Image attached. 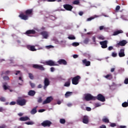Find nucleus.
Instances as JSON below:
<instances>
[{
    "label": "nucleus",
    "instance_id": "30",
    "mask_svg": "<svg viewBox=\"0 0 128 128\" xmlns=\"http://www.w3.org/2000/svg\"><path fill=\"white\" fill-rule=\"evenodd\" d=\"M60 124H66V120H64V118H61V119H60Z\"/></svg>",
    "mask_w": 128,
    "mask_h": 128
},
{
    "label": "nucleus",
    "instance_id": "38",
    "mask_svg": "<svg viewBox=\"0 0 128 128\" xmlns=\"http://www.w3.org/2000/svg\"><path fill=\"white\" fill-rule=\"evenodd\" d=\"M3 80H10V78L8 76H4Z\"/></svg>",
    "mask_w": 128,
    "mask_h": 128
},
{
    "label": "nucleus",
    "instance_id": "57",
    "mask_svg": "<svg viewBox=\"0 0 128 128\" xmlns=\"http://www.w3.org/2000/svg\"><path fill=\"white\" fill-rule=\"evenodd\" d=\"M104 26H100V30H104Z\"/></svg>",
    "mask_w": 128,
    "mask_h": 128
},
{
    "label": "nucleus",
    "instance_id": "44",
    "mask_svg": "<svg viewBox=\"0 0 128 128\" xmlns=\"http://www.w3.org/2000/svg\"><path fill=\"white\" fill-rule=\"evenodd\" d=\"M120 6H118L116 8V10L118 12V10H120Z\"/></svg>",
    "mask_w": 128,
    "mask_h": 128
},
{
    "label": "nucleus",
    "instance_id": "47",
    "mask_svg": "<svg viewBox=\"0 0 128 128\" xmlns=\"http://www.w3.org/2000/svg\"><path fill=\"white\" fill-rule=\"evenodd\" d=\"M94 17L89 18L87 19V22H90V20H94Z\"/></svg>",
    "mask_w": 128,
    "mask_h": 128
},
{
    "label": "nucleus",
    "instance_id": "11",
    "mask_svg": "<svg viewBox=\"0 0 128 128\" xmlns=\"http://www.w3.org/2000/svg\"><path fill=\"white\" fill-rule=\"evenodd\" d=\"M126 44H128V42L126 40H122L120 41L118 43L116 44V46L118 48V46H124Z\"/></svg>",
    "mask_w": 128,
    "mask_h": 128
},
{
    "label": "nucleus",
    "instance_id": "48",
    "mask_svg": "<svg viewBox=\"0 0 128 128\" xmlns=\"http://www.w3.org/2000/svg\"><path fill=\"white\" fill-rule=\"evenodd\" d=\"M86 110H87V112H90V110H92V108L90 107H86Z\"/></svg>",
    "mask_w": 128,
    "mask_h": 128
},
{
    "label": "nucleus",
    "instance_id": "45",
    "mask_svg": "<svg viewBox=\"0 0 128 128\" xmlns=\"http://www.w3.org/2000/svg\"><path fill=\"white\" fill-rule=\"evenodd\" d=\"M16 102H12L10 103V106H14Z\"/></svg>",
    "mask_w": 128,
    "mask_h": 128
},
{
    "label": "nucleus",
    "instance_id": "51",
    "mask_svg": "<svg viewBox=\"0 0 128 128\" xmlns=\"http://www.w3.org/2000/svg\"><path fill=\"white\" fill-rule=\"evenodd\" d=\"M124 83L125 84H128V78H126L124 81Z\"/></svg>",
    "mask_w": 128,
    "mask_h": 128
},
{
    "label": "nucleus",
    "instance_id": "26",
    "mask_svg": "<svg viewBox=\"0 0 128 128\" xmlns=\"http://www.w3.org/2000/svg\"><path fill=\"white\" fill-rule=\"evenodd\" d=\"M105 78L107 80H112V74H108L105 76Z\"/></svg>",
    "mask_w": 128,
    "mask_h": 128
},
{
    "label": "nucleus",
    "instance_id": "15",
    "mask_svg": "<svg viewBox=\"0 0 128 128\" xmlns=\"http://www.w3.org/2000/svg\"><path fill=\"white\" fill-rule=\"evenodd\" d=\"M40 34L42 36L43 38H48V32L46 31H43L40 32Z\"/></svg>",
    "mask_w": 128,
    "mask_h": 128
},
{
    "label": "nucleus",
    "instance_id": "35",
    "mask_svg": "<svg viewBox=\"0 0 128 128\" xmlns=\"http://www.w3.org/2000/svg\"><path fill=\"white\" fill-rule=\"evenodd\" d=\"M72 46H80V44L78 42H74L72 44Z\"/></svg>",
    "mask_w": 128,
    "mask_h": 128
},
{
    "label": "nucleus",
    "instance_id": "43",
    "mask_svg": "<svg viewBox=\"0 0 128 128\" xmlns=\"http://www.w3.org/2000/svg\"><path fill=\"white\" fill-rule=\"evenodd\" d=\"M110 126H111L112 128H114V126H116V123H112L110 124Z\"/></svg>",
    "mask_w": 128,
    "mask_h": 128
},
{
    "label": "nucleus",
    "instance_id": "42",
    "mask_svg": "<svg viewBox=\"0 0 128 128\" xmlns=\"http://www.w3.org/2000/svg\"><path fill=\"white\" fill-rule=\"evenodd\" d=\"M0 102H6V98L4 97H1L0 98Z\"/></svg>",
    "mask_w": 128,
    "mask_h": 128
},
{
    "label": "nucleus",
    "instance_id": "10",
    "mask_svg": "<svg viewBox=\"0 0 128 128\" xmlns=\"http://www.w3.org/2000/svg\"><path fill=\"white\" fill-rule=\"evenodd\" d=\"M53 100L54 98H52V96H48L46 98V100L43 102L42 104H50V102Z\"/></svg>",
    "mask_w": 128,
    "mask_h": 128
},
{
    "label": "nucleus",
    "instance_id": "39",
    "mask_svg": "<svg viewBox=\"0 0 128 128\" xmlns=\"http://www.w3.org/2000/svg\"><path fill=\"white\" fill-rule=\"evenodd\" d=\"M68 38L69 40H76V37H74V36H68Z\"/></svg>",
    "mask_w": 128,
    "mask_h": 128
},
{
    "label": "nucleus",
    "instance_id": "24",
    "mask_svg": "<svg viewBox=\"0 0 128 128\" xmlns=\"http://www.w3.org/2000/svg\"><path fill=\"white\" fill-rule=\"evenodd\" d=\"M28 94L30 96H34V94H36V91L32 90H30L28 92Z\"/></svg>",
    "mask_w": 128,
    "mask_h": 128
},
{
    "label": "nucleus",
    "instance_id": "55",
    "mask_svg": "<svg viewBox=\"0 0 128 128\" xmlns=\"http://www.w3.org/2000/svg\"><path fill=\"white\" fill-rule=\"evenodd\" d=\"M42 88V84H40L38 85V88Z\"/></svg>",
    "mask_w": 128,
    "mask_h": 128
},
{
    "label": "nucleus",
    "instance_id": "54",
    "mask_svg": "<svg viewBox=\"0 0 128 128\" xmlns=\"http://www.w3.org/2000/svg\"><path fill=\"white\" fill-rule=\"evenodd\" d=\"M73 58H78V55L74 54V55H73Z\"/></svg>",
    "mask_w": 128,
    "mask_h": 128
},
{
    "label": "nucleus",
    "instance_id": "23",
    "mask_svg": "<svg viewBox=\"0 0 128 128\" xmlns=\"http://www.w3.org/2000/svg\"><path fill=\"white\" fill-rule=\"evenodd\" d=\"M50 80L48 78H44V84L45 86H48L50 84Z\"/></svg>",
    "mask_w": 128,
    "mask_h": 128
},
{
    "label": "nucleus",
    "instance_id": "28",
    "mask_svg": "<svg viewBox=\"0 0 128 128\" xmlns=\"http://www.w3.org/2000/svg\"><path fill=\"white\" fill-rule=\"evenodd\" d=\"M122 106L123 108H128V102H124L122 104Z\"/></svg>",
    "mask_w": 128,
    "mask_h": 128
},
{
    "label": "nucleus",
    "instance_id": "13",
    "mask_svg": "<svg viewBox=\"0 0 128 128\" xmlns=\"http://www.w3.org/2000/svg\"><path fill=\"white\" fill-rule=\"evenodd\" d=\"M63 6L66 10H69L70 12L72 11V10L74 8L72 6L68 4H64Z\"/></svg>",
    "mask_w": 128,
    "mask_h": 128
},
{
    "label": "nucleus",
    "instance_id": "7",
    "mask_svg": "<svg viewBox=\"0 0 128 128\" xmlns=\"http://www.w3.org/2000/svg\"><path fill=\"white\" fill-rule=\"evenodd\" d=\"M41 124L42 126H44V128H46V126L50 127L52 124V122L48 120H46L44 121Z\"/></svg>",
    "mask_w": 128,
    "mask_h": 128
},
{
    "label": "nucleus",
    "instance_id": "22",
    "mask_svg": "<svg viewBox=\"0 0 128 128\" xmlns=\"http://www.w3.org/2000/svg\"><path fill=\"white\" fill-rule=\"evenodd\" d=\"M36 108H38V106H36L31 110L30 112L31 114H36L38 112Z\"/></svg>",
    "mask_w": 128,
    "mask_h": 128
},
{
    "label": "nucleus",
    "instance_id": "41",
    "mask_svg": "<svg viewBox=\"0 0 128 128\" xmlns=\"http://www.w3.org/2000/svg\"><path fill=\"white\" fill-rule=\"evenodd\" d=\"M112 56L113 58H116L118 54L116 52H112Z\"/></svg>",
    "mask_w": 128,
    "mask_h": 128
},
{
    "label": "nucleus",
    "instance_id": "52",
    "mask_svg": "<svg viewBox=\"0 0 128 128\" xmlns=\"http://www.w3.org/2000/svg\"><path fill=\"white\" fill-rule=\"evenodd\" d=\"M92 40H93V42L96 44V36H93L92 38Z\"/></svg>",
    "mask_w": 128,
    "mask_h": 128
},
{
    "label": "nucleus",
    "instance_id": "62",
    "mask_svg": "<svg viewBox=\"0 0 128 128\" xmlns=\"http://www.w3.org/2000/svg\"><path fill=\"white\" fill-rule=\"evenodd\" d=\"M96 107L98 108V106H100V104L97 103L96 104Z\"/></svg>",
    "mask_w": 128,
    "mask_h": 128
},
{
    "label": "nucleus",
    "instance_id": "56",
    "mask_svg": "<svg viewBox=\"0 0 128 128\" xmlns=\"http://www.w3.org/2000/svg\"><path fill=\"white\" fill-rule=\"evenodd\" d=\"M50 72H54V68L52 67L50 68Z\"/></svg>",
    "mask_w": 128,
    "mask_h": 128
},
{
    "label": "nucleus",
    "instance_id": "16",
    "mask_svg": "<svg viewBox=\"0 0 128 128\" xmlns=\"http://www.w3.org/2000/svg\"><path fill=\"white\" fill-rule=\"evenodd\" d=\"M82 64L85 66H90V62L88 61L86 59H84L82 60Z\"/></svg>",
    "mask_w": 128,
    "mask_h": 128
},
{
    "label": "nucleus",
    "instance_id": "46",
    "mask_svg": "<svg viewBox=\"0 0 128 128\" xmlns=\"http://www.w3.org/2000/svg\"><path fill=\"white\" fill-rule=\"evenodd\" d=\"M4 110H4V108L0 107V112H4Z\"/></svg>",
    "mask_w": 128,
    "mask_h": 128
},
{
    "label": "nucleus",
    "instance_id": "58",
    "mask_svg": "<svg viewBox=\"0 0 128 128\" xmlns=\"http://www.w3.org/2000/svg\"><path fill=\"white\" fill-rule=\"evenodd\" d=\"M119 128H126V126H120Z\"/></svg>",
    "mask_w": 128,
    "mask_h": 128
},
{
    "label": "nucleus",
    "instance_id": "40",
    "mask_svg": "<svg viewBox=\"0 0 128 128\" xmlns=\"http://www.w3.org/2000/svg\"><path fill=\"white\" fill-rule=\"evenodd\" d=\"M89 42H90V39H88V38H86L84 40V44H87Z\"/></svg>",
    "mask_w": 128,
    "mask_h": 128
},
{
    "label": "nucleus",
    "instance_id": "27",
    "mask_svg": "<svg viewBox=\"0 0 128 128\" xmlns=\"http://www.w3.org/2000/svg\"><path fill=\"white\" fill-rule=\"evenodd\" d=\"M70 86V80L66 82L64 84V86H66V87H68Z\"/></svg>",
    "mask_w": 128,
    "mask_h": 128
},
{
    "label": "nucleus",
    "instance_id": "5",
    "mask_svg": "<svg viewBox=\"0 0 128 128\" xmlns=\"http://www.w3.org/2000/svg\"><path fill=\"white\" fill-rule=\"evenodd\" d=\"M33 68H36V70H44L45 68L42 65H40L38 64H34L32 65Z\"/></svg>",
    "mask_w": 128,
    "mask_h": 128
},
{
    "label": "nucleus",
    "instance_id": "9",
    "mask_svg": "<svg viewBox=\"0 0 128 128\" xmlns=\"http://www.w3.org/2000/svg\"><path fill=\"white\" fill-rule=\"evenodd\" d=\"M90 122V118L88 116H84L82 118V122L83 124H88Z\"/></svg>",
    "mask_w": 128,
    "mask_h": 128
},
{
    "label": "nucleus",
    "instance_id": "29",
    "mask_svg": "<svg viewBox=\"0 0 128 128\" xmlns=\"http://www.w3.org/2000/svg\"><path fill=\"white\" fill-rule=\"evenodd\" d=\"M102 121L103 122H106V123H108L110 122V120H108V118H104L102 120Z\"/></svg>",
    "mask_w": 128,
    "mask_h": 128
},
{
    "label": "nucleus",
    "instance_id": "18",
    "mask_svg": "<svg viewBox=\"0 0 128 128\" xmlns=\"http://www.w3.org/2000/svg\"><path fill=\"white\" fill-rule=\"evenodd\" d=\"M27 48L29 50H31V52H36V50L34 46L28 45Z\"/></svg>",
    "mask_w": 128,
    "mask_h": 128
},
{
    "label": "nucleus",
    "instance_id": "3",
    "mask_svg": "<svg viewBox=\"0 0 128 128\" xmlns=\"http://www.w3.org/2000/svg\"><path fill=\"white\" fill-rule=\"evenodd\" d=\"M84 100H86V102H90V100H96V97L90 94H85Z\"/></svg>",
    "mask_w": 128,
    "mask_h": 128
},
{
    "label": "nucleus",
    "instance_id": "49",
    "mask_svg": "<svg viewBox=\"0 0 128 128\" xmlns=\"http://www.w3.org/2000/svg\"><path fill=\"white\" fill-rule=\"evenodd\" d=\"M98 40H104V36H100L99 37H98Z\"/></svg>",
    "mask_w": 128,
    "mask_h": 128
},
{
    "label": "nucleus",
    "instance_id": "31",
    "mask_svg": "<svg viewBox=\"0 0 128 128\" xmlns=\"http://www.w3.org/2000/svg\"><path fill=\"white\" fill-rule=\"evenodd\" d=\"M28 76H29L30 80H34V75L32 73L28 74Z\"/></svg>",
    "mask_w": 128,
    "mask_h": 128
},
{
    "label": "nucleus",
    "instance_id": "19",
    "mask_svg": "<svg viewBox=\"0 0 128 128\" xmlns=\"http://www.w3.org/2000/svg\"><path fill=\"white\" fill-rule=\"evenodd\" d=\"M118 56L120 58H124V56H125L126 54H124V49H120V52L118 53Z\"/></svg>",
    "mask_w": 128,
    "mask_h": 128
},
{
    "label": "nucleus",
    "instance_id": "36",
    "mask_svg": "<svg viewBox=\"0 0 128 128\" xmlns=\"http://www.w3.org/2000/svg\"><path fill=\"white\" fill-rule=\"evenodd\" d=\"M30 86L31 88H35L36 84L34 83L30 82Z\"/></svg>",
    "mask_w": 128,
    "mask_h": 128
},
{
    "label": "nucleus",
    "instance_id": "21",
    "mask_svg": "<svg viewBox=\"0 0 128 128\" xmlns=\"http://www.w3.org/2000/svg\"><path fill=\"white\" fill-rule=\"evenodd\" d=\"M124 34V31H122V30H117L114 31L112 36H118V34Z\"/></svg>",
    "mask_w": 128,
    "mask_h": 128
},
{
    "label": "nucleus",
    "instance_id": "63",
    "mask_svg": "<svg viewBox=\"0 0 128 128\" xmlns=\"http://www.w3.org/2000/svg\"><path fill=\"white\" fill-rule=\"evenodd\" d=\"M100 128H106V126L105 125H102L100 127Z\"/></svg>",
    "mask_w": 128,
    "mask_h": 128
},
{
    "label": "nucleus",
    "instance_id": "6",
    "mask_svg": "<svg viewBox=\"0 0 128 128\" xmlns=\"http://www.w3.org/2000/svg\"><path fill=\"white\" fill-rule=\"evenodd\" d=\"M96 100H100V102H106V98H104V96L102 94H98L96 97Z\"/></svg>",
    "mask_w": 128,
    "mask_h": 128
},
{
    "label": "nucleus",
    "instance_id": "33",
    "mask_svg": "<svg viewBox=\"0 0 128 128\" xmlns=\"http://www.w3.org/2000/svg\"><path fill=\"white\" fill-rule=\"evenodd\" d=\"M73 4H80V0H76L72 2Z\"/></svg>",
    "mask_w": 128,
    "mask_h": 128
},
{
    "label": "nucleus",
    "instance_id": "61",
    "mask_svg": "<svg viewBox=\"0 0 128 128\" xmlns=\"http://www.w3.org/2000/svg\"><path fill=\"white\" fill-rule=\"evenodd\" d=\"M115 70H116V68H112L110 70L111 72H114Z\"/></svg>",
    "mask_w": 128,
    "mask_h": 128
},
{
    "label": "nucleus",
    "instance_id": "60",
    "mask_svg": "<svg viewBox=\"0 0 128 128\" xmlns=\"http://www.w3.org/2000/svg\"><path fill=\"white\" fill-rule=\"evenodd\" d=\"M20 70H18L16 72V73L15 74L16 76H18V74H20Z\"/></svg>",
    "mask_w": 128,
    "mask_h": 128
},
{
    "label": "nucleus",
    "instance_id": "12",
    "mask_svg": "<svg viewBox=\"0 0 128 128\" xmlns=\"http://www.w3.org/2000/svg\"><path fill=\"white\" fill-rule=\"evenodd\" d=\"M102 48H108V40H104L100 42Z\"/></svg>",
    "mask_w": 128,
    "mask_h": 128
},
{
    "label": "nucleus",
    "instance_id": "32",
    "mask_svg": "<svg viewBox=\"0 0 128 128\" xmlns=\"http://www.w3.org/2000/svg\"><path fill=\"white\" fill-rule=\"evenodd\" d=\"M38 104H42V97H39L38 98Z\"/></svg>",
    "mask_w": 128,
    "mask_h": 128
},
{
    "label": "nucleus",
    "instance_id": "64",
    "mask_svg": "<svg viewBox=\"0 0 128 128\" xmlns=\"http://www.w3.org/2000/svg\"><path fill=\"white\" fill-rule=\"evenodd\" d=\"M10 70H7L5 72L4 74H10Z\"/></svg>",
    "mask_w": 128,
    "mask_h": 128
},
{
    "label": "nucleus",
    "instance_id": "14",
    "mask_svg": "<svg viewBox=\"0 0 128 128\" xmlns=\"http://www.w3.org/2000/svg\"><path fill=\"white\" fill-rule=\"evenodd\" d=\"M36 32V30H30L26 31V32H25V34L30 36V34H35Z\"/></svg>",
    "mask_w": 128,
    "mask_h": 128
},
{
    "label": "nucleus",
    "instance_id": "20",
    "mask_svg": "<svg viewBox=\"0 0 128 128\" xmlns=\"http://www.w3.org/2000/svg\"><path fill=\"white\" fill-rule=\"evenodd\" d=\"M20 120L21 122H26V120H30V118L26 116L25 117H21L20 118Z\"/></svg>",
    "mask_w": 128,
    "mask_h": 128
},
{
    "label": "nucleus",
    "instance_id": "4",
    "mask_svg": "<svg viewBox=\"0 0 128 128\" xmlns=\"http://www.w3.org/2000/svg\"><path fill=\"white\" fill-rule=\"evenodd\" d=\"M80 80V76H77L72 79V84H74L75 86H76V84H78V82Z\"/></svg>",
    "mask_w": 128,
    "mask_h": 128
},
{
    "label": "nucleus",
    "instance_id": "2",
    "mask_svg": "<svg viewBox=\"0 0 128 128\" xmlns=\"http://www.w3.org/2000/svg\"><path fill=\"white\" fill-rule=\"evenodd\" d=\"M26 102L27 101L26 99L20 97L16 100V104H18V106H22L26 104Z\"/></svg>",
    "mask_w": 128,
    "mask_h": 128
},
{
    "label": "nucleus",
    "instance_id": "17",
    "mask_svg": "<svg viewBox=\"0 0 128 128\" xmlns=\"http://www.w3.org/2000/svg\"><path fill=\"white\" fill-rule=\"evenodd\" d=\"M58 62L59 64H64V66H66L68 64V62L66 60L64 59H60L58 61Z\"/></svg>",
    "mask_w": 128,
    "mask_h": 128
},
{
    "label": "nucleus",
    "instance_id": "8",
    "mask_svg": "<svg viewBox=\"0 0 128 128\" xmlns=\"http://www.w3.org/2000/svg\"><path fill=\"white\" fill-rule=\"evenodd\" d=\"M46 66H58V64H56L55 62H54L52 60H49L48 61H46Z\"/></svg>",
    "mask_w": 128,
    "mask_h": 128
},
{
    "label": "nucleus",
    "instance_id": "1",
    "mask_svg": "<svg viewBox=\"0 0 128 128\" xmlns=\"http://www.w3.org/2000/svg\"><path fill=\"white\" fill-rule=\"evenodd\" d=\"M34 10L32 9H28L25 11L24 14L21 13L18 16V17L21 18V20H28V18L32 15V12Z\"/></svg>",
    "mask_w": 128,
    "mask_h": 128
},
{
    "label": "nucleus",
    "instance_id": "59",
    "mask_svg": "<svg viewBox=\"0 0 128 128\" xmlns=\"http://www.w3.org/2000/svg\"><path fill=\"white\" fill-rule=\"evenodd\" d=\"M78 14H79V16H82V14H84V12H80L79 13H78Z\"/></svg>",
    "mask_w": 128,
    "mask_h": 128
},
{
    "label": "nucleus",
    "instance_id": "50",
    "mask_svg": "<svg viewBox=\"0 0 128 128\" xmlns=\"http://www.w3.org/2000/svg\"><path fill=\"white\" fill-rule=\"evenodd\" d=\"M114 50V47L112 46H110L108 48V50Z\"/></svg>",
    "mask_w": 128,
    "mask_h": 128
},
{
    "label": "nucleus",
    "instance_id": "25",
    "mask_svg": "<svg viewBox=\"0 0 128 128\" xmlns=\"http://www.w3.org/2000/svg\"><path fill=\"white\" fill-rule=\"evenodd\" d=\"M72 94V92H67L65 94V97L66 98H68V96H70Z\"/></svg>",
    "mask_w": 128,
    "mask_h": 128
},
{
    "label": "nucleus",
    "instance_id": "34",
    "mask_svg": "<svg viewBox=\"0 0 128 128\" xmlns=\"http://www.w3.org/2000/svg\"><path fill=\"white\" fill-rule=\"evenodd\" d=\"M6 84H8L7 83H4V84L3 85V88L5 90H8V86H6Z\"/></svg>",
    "mask_w": 128,
    "mask_h": 128
},
{
    "label": "nucleus",
    "instance_id": "53",
    "mask_svg": "<svg viewBox=\"0 0 128 128\" xmlns=\"http://www.w3.org/2000/svg\"><path fill=\"white\" fill-rule=\"evenodd\" d=\"M45 110L44 109H40L38 110V112H44Z\"/></svg>",
    "mask_w": 128,
    "mask_h": 128
},
{
    "label": "nucleus",
    "instance_id": "37",
    "mask_svg": "<svg viewBox=\"0 0 128 128\" xmlns=\"http://www.w3.org/2000/svg\"><path fill=\"white\" fill-rule=\"evenodd\" d=\"M26 124H28V126L34 124V122H25Z\"/></svg>",
    "mask_w": 128,
    "mask_h": 128
}]
</instances>
